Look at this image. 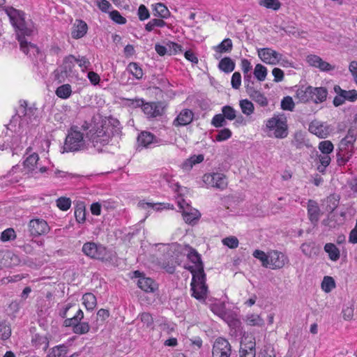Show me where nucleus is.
Segmentation results:
<instances>
[{"label":"nucleus","mask_w":357,"mask_h":357,"mask_svg":"<svg viewBox=\"0 0 357 357\" xmlns=\"http://www.w3.org/2000/svg\"><path fill=\"white\" fill-rule=\"evenodd\" d=\"M222 242L224 245H226L231 249L236 248L239 245V241L238 238L234 236H231L223 238Z\"/></svg>","instance_id":"obj_56"},{"label":"nucleus","mask_w":357,"mask_h":357,"mask_svg":"<svg viewBox=\"0 0 357 357\" xmlns=\"http://www.w3.org/2000/svg\"><path fill=\"white\" fill-rule=\"evenodd\" d=\"M281 107L283 110L292 112L295 107L294 102L291 96H285L281 101Z\"/></svg>","instance_id":"obj_54"},{"label":"nucleus","mask_w":357,"mask_h":357,"mask_svg":"<svg viewBox=\"0 0 357 357\" xmlns=\"http://www.w3.org/2000/svg\"><path fill=\"white\" fill-rule=\"evenodd\" d=\"M312 101L316 103H321L326 101L328 96V91L325 87L312 86Z\"/></svg>","instance_id":"obj_24"},{"label":"nucleus","mask_w":357,"mask_h":357,"mask_svg":"<svg viewBox=\"0 0 357 357\" xmlns=\"http://www.w3.org/2000/svg\"><path fill=\"white\" fill-rule=\"evenodd\" d=\"M59 315L65 319L63 325L71 328L74 333L84 335L89 332V324L82 321L84 319V312L76 303H66L59 309Z\"/></svg>","instance_id":"obj_1"},{"label":"nucleus","mask_w":357,"mask_h":357,"mask_svg":"<svg viewBox=\"0 0 357 357\" xmlns=\"http://www.w3.org/2000/svg\"><path fill=\"white\" fill-rule=\"evenodd\" d=\"M142 111L147 118L161 116L165 112V107L162 102H144Z\"/></svg>","instance_id":"obj_12"},{"label":"nucleus","mask_w":357,"mask_h":357,"mask_svg":"<svg viewBox=\"0 0 357 357\" xmlns=\"http://www.w3.org/2000/svg\"><path fill=\"white\" fill-rule=\"evenodd\" d=\"M84 144L83 134L77 130V127H72L66 136L64 149L66 151H76Z\"/></svg>","instance_id":"obj_6"},{"label":"nucleus","mask_w":357,"mask_h":357,"mask_svg":"<svg viewBox=\"0 0 357 357\" xmlns=\"http://www.w3.org/2000/svg\"><path fill=\"white\" fill-rule=\"evenodd\" d=\"M232 135L231 131L229 128H223L220 130L215 136L218 142H222L229 139Z\"/></svg>","instance_id":"obj_59"},{"label":"nucleus","mask_w":357,"mask_h":357,"mask_svg":"<svg viewBox=\"0 0 357 357\" xmlns=\"http://www.w3.org/2000/svg\"><path fill=\"white\" fill-rule=\"evenodd\" d=\"M312 86H304L299 87L295 94V98L298 102L301 103H307L310 100L312 101Z\"/></svg>","instance_id":"obj_19"},{"label":"nucleus","mask_w":357,"mask_h":357,"mask_svg":"<svg viewBox=\"0 0 357 357\" xmlns=\"http://www.w3.org/2000/svg\"><path fill=\"white\" fill-rule=\"evenodd\" d=\"M335 287L334 279L331 276H325L321 282V289L326 293L331 292Z\"/></svg>","instance_id":"obj_45"},{"label":"nucleus","mask_w":357,"mask_h":357,"mask_svg":"<svg viewBox=\"0 0 357 357\" xmlns=\"http://www.w3.org/2000/svg\"><path fill=\"white\" fill-rule=\"evenodd\" d=\"M231 87L234 89H239L241 85V75L239 72H234L231 79Z\"/></svg>","instance_id":"obj_61"},{"label":"nucleus","mask_w":357,"mask_h":357,"mask_svg":"<svg viewBox=\"0 0 357 357\" xmlns=\"http://www.w3.org/2000/svg\"><path fill=\"white\" fill-rule=\"evenodd\" d=\"M253 257L259 259L261 262V265L268 268V252L266 254L264 251L260 250H255L252 254Z\"/></svg>","instance_id":"obj_48"},{"label":"nucleus","mask_w":357,"mask_h":357,"mask_svg":"<svg viewBox=\"0 0 357 357\" xmlns=\"http://www.w3.org/2000/svg\"><path fill=\"white\" fill-rule=\"evenodd\" d=\"M211 124L215 128H220L224 126L226 124L225 118L223 116L222 114H215L212 120H211Z\"/></svg>","instance_id":"obj_60"},{"label":"nucleus","mask_w":357,"mask_h":357,"mask_svg":"<svg viewBox=\"0 0 357 357\" xmlns=\"http://www.w3.org/2000/svg\"><path fill=\"white\" fill-rule=\"evenodd\" d=\"M155 15H158L161 18H167L170 15V12L168 8L161 3L155 5Z\"/></svg>","instance_id":"obj_51"},{"label":"nucleus","mask_w":357,"mask_h":357,"mask_svg":"<svg viewBox=\"0 0 357 357\" xmlns=\"http://www.w3.org/2000/svg\"><path fill=\"white\" fill-rule=\"evenodd\" d=\"M289 263L288 257L282 252L278 250H270L268 252V268L271 269L282 268Z\"/></svg>","instance_id":"obj_9"},{"label":"nucleus","mask_w":357,"mask_h":357,"mask_svg":"<svg viewBox=\"0 0 357 357\" xmlns=\"http://www.w3.org/2000/svg\"><path fill=\"white\" fill-rule=\"evenodd\" d=\"M194 113L189 109H183L178 114L173 121V125L176 127L185 126L191 123L193 121Z\"/></svg>","instance_id":"obj_17"},{"label":"nucleus","mask_w":357,"mask_h":357,"mask_svg":"<svg viewBox=\"0 0 357 357\" xmlns=\"http://www.w3.org/2000/svg\"><path fill=\"white\" fill-rule=\"evenodd\" d=\"M326 211L332 213L337 207L339 204V199L334 195H330L326 198Z\"/></svg>","instance_id":"obj_53"},{"label":"nucleus","mask_w":357,"mask_h":357,"mask_svg":"<svg viewBox=\"0 0 357 357\" xmlns=\"http://www.w3.org/2000/svg\"><path fill=\"white\" fill-rule=\"evenodd\" d=\"M258 56L263 62L270 65L279 63L282 58L281 54L268 47L259 50Z\"/></svg>","instance_id":"obj_10"},{"label":"nucleus","mask_w":357,"mask_h":357,"mask_svg":"<svg viewBox=\"0 0 357 357\" xmlns=\"http://www.w3.org/2000/svg\"><path fill=\"white\" fill-rule=\"evenodd\" d=\"M82 304L87 310H93L97 305L96 297L91 292L85 293L82 296Z\"/></svg>","instance_id":"obj_30"},{"label":"nucleus","mask_w":357,"mask_h":357,"mask_svg":"<svg viewBox=\"0 0 357 357\" xmlns=\"http://www.w3.org/2000/svg\"><path fill=\"white\" fill-rule=\"evenodd\" d=\"M75 63H76V57L73 54H70L63 59L62 67L65 74H70L73 72Z\"/></svg>","instance_id":"obj_32"},{"label":"nucleus","mask_w":357,"mask_h":357,"mask_svg":"<svg viewBox=\"0 0 357 357\" xmlns=\"http://www.w3.org/2000/svg\"><path fill=\"white\" fill-rule=\"evenodd\" d=\"M253 73L258 81L263 82L266 79L268 74V70L262 64L258 63L255 66Z\"/></svg>","instance_id":"obj_37"},{"label":"nucleus","mask_w":357,"mask_h":357,"mask_svg":"<svg viewBox=\"0 0 357 357\" xmlns=\"http://www.w3.org/2000/svg\"><path fill=\"white\" fill-rule=\"evenodd\" d=\"M309 130L311 133L320 138H324L327 135V131L324 125L317 121H313L309 126Z\"/></svg>","instance_id":"obj_25"},{"label":"nucleus","mask_w":357,"mask_h":357,"mask_svg":"<svg viewBox=\"0 0 357 357\" xmlns=\"http://www.w3.org/2000/svg\"><path fill=\"white\" fill-rule=\"evenodd\" d=\"M29 229L31 236H39L47 234L50 228L45 220L36 218L30 220Z\"/></svg>","instance_id":"obj_11"},{"label":"nucleus","mask_w":357,"mask_h":357,"mask_svg":"<svg viewBox=\"0 0 357 357\" xmlns=\"http://www.w3.org/2000/svg\"><path fill=\"white\" fill-rule=\"evenodd\" d=\"M291 145L296 149H301L305 145V136L301 131L294 133V137L291 142Z\"/></svg>","instance_id":"obj_34"},{"label":"nucleus","mask_w":357,"mask_h":357,"mask_svg":"<svg viewBox=\"0 0 357 357\" xmlns=\"http://www.w3.org/2000/svg\"><path fill=\"white\" fill-rule=\"evenodd\" d=\"M179 208L182 210V215L187 224L195 225L201 217L199 211L195 208H190L188 205L184 208L181 202H178Z\"/></svg>","instance_id":"obj_15"},{"label":"nucleus","mask_w":357,"mask_h":357,"mask_svg":"<svg viewBox=\"0 0 357 357\" xmlns=\"http://www.w3.org/2000/svg\"><path fill=\"white\" fill-rule=\"evenodd\" d=\"M245 323L250 326H261L264 324V319L257 314H248L244 319Z\"/></svg>","instance_id":"obj_31"},{"label":"nucleus","mask_w":357,"mask_h":357,"mask_svg":"<svg viewBox=\"0 0 357 357\" xmlns=\"http://www.w3.org/2000/svg\"><path fill=\"white\" fill-rule=\"evenodd\" d=\"M318 149L322 154L330 155L333 151L334 146L331 141L325 140L319 142Z\"/></svg>","instance_id":"obj_47"},{"label":"nucleus","mask_w":357,"mask_h":357,"mask_svg":"<svg viewBox=\"0 0 357 357\" xmlns=\"http://www.w3.org/2000/svg\"><path fill=\"white\" fill-rule=\"evenodd\" d=\"M89 26L86 22L82 20L76 19L71 27V37L73 39H80L86 36Z\"/></svg>","instance_id":"obj_16"},{"label":"nucleus","mask_w":357,"mask_h":357,"mask_svg":"<svg viewBox=\"0 0 357 357\" xmlns=\"http://www.w3.org/2000/svg\"><path fill=\"white\" fill-rule=\"evenodd\" d=\"M155 141V136L150 132L143 131L137 137L139 145L146 148L149 147Z\"/></svg>","instance_id":"obj_26"},{"label":"nucleus","mask_w":357,"mask_h":357,"mask_svg":"<svg viewBox=\"0 0 357 357\" xmlns=\"http://www.w3.org/2000/svg\"><path fill=\"white\" fill-rule=\"evenodd\" d=\"M138 207L142 209H147L149 208H152L155 211H160L162 209H173L174 206L169 203H156L153 204L151 202H145L144 200H141L138 202Z\"/></svg>","instance_id":"obj_21"},{"label":"nucleus","mask_w":357,"mask_h":357,"mask_svg":"<svg viewBox=\"0 0 357 357\" xmlns=\"http://www.w3.org/2000/svg\"><path fill=\"white\" fill-rule=\"evenodd\" d=\"M214 51L218 54L229 53L233 49L232 40L227 38L224 39L220 44L213 47Z\"/></svg>","instance_id":"obj_28"},{"label":"nucleus","mask_w":357,"mask_h":357,"mask_svg":"<svg viewBox=\"0 0 357 357\" xmlns=\"http://www.w3.org/2000/svg\"><path fill=\"white\" fill-rule=\"evenodd\" d=\"M191 296L197 300L204 301L207 297L208 287L206 284L205 273L192 275L191 281Z\"/></svg>","instance_id":"obj_5"},{"label":"nucleus","mask_w":357,"mask_h":357,"mask_svg":"<svg viewBox=\"0 0 357 357\" xmlns=\"http://www.w3.org/2000/svg\"><path fill=\"white\" fill-rule=\"evenodd\" d=\"M266 128L273 131L275 137L284 139L288 135V126L286 116L277 115L267 120Z\"/></svg>","instance_id":"obj_4"},{"label":"nucleus","mask_w":357,"mask_h":357,"mask_svg":"<svg viewBox=\"0 0 357 357\" xmlns=\"http://www.w3.org/2000/svg\"><path fill=\"white\" fill-rule=\"evenodd\" d=\"M26 34H18L17 35V39L20 43V50L26 54L29 53V47L38 49L37 46L32 43H28L25 40V36Z\"/></svg>","instance_id":"obj_42"},{"label":"nucleus","mask_w":357,"mask_h":357,"mask_svg":"<svg viewBox=\"0 0 357 357\" xmlns=\"http://www.w3.org/2000/svg\"><path fill=\"white\" fill-rule=\"evenodd\" d=\"M203 182L208 186L223 190L227 187L228 182L224 174L206 173L202 177Z\"/></svg>","instance_id":"obj_7"},{"label":"nucleus","mask_w":357,"mask_h":357,"mask_svg":"<svg viewBox=\"0 0 357 357\" xmlns=\"http://www.w3.org/2000/svg\"><path fill=\"white\" fill-rule=\"evenodd\" d=\"M68 348L64 344L57 345L52 349L47 357H65Z\"/></svg>","instance_id":"obj_39"},{"label":"nucleus","mask_w":357,"mask_h":357,"mask_svg":"<svg viewBox=\"0 0 357 357\" xmlns=\"http://www.w3.org/2000/svg\"><path fill=\"white\" fill-rule=\"evenodd\" d=\"M239 105L242 112L246 116H250L254 112V105L250 100L248 99L240 100Z\"/></svg>","instance_id":"obj_40"},{"label":"nucleus","mask_w":357,"mask_h":357,"mask_svg":"<svg viewBox=\"0 0 357 357\" xmlns=\"http://www.w3.org/2000/svg\"><path fill=\"white\" fill-rule=\"evenodd\" d=\"M188 259L194 264L190 266L188 269L190 271L192 275L204 273V265L202 261L200 255L193 248H190L188 254Z\"/></svg>","instance_id":"obj_14"},{"label":"nucleus","mask_w":357,"mask_h":357,"mask_svg":"<svg viewBox=\"0 0 357 357\" xmlns=\"http://www.w3.org/2000/svg\"><path fill=\"white\" fill-rule=\"evenodd\" d=\"M241 69L243 73V75H251L250 73L252 68L251 62L247 59H242L240 63Z\"/></svg>","instance_id":"obj_62"},{"label":"nucleus","mask_w":357,"mask_h":357,"mask_svg":"<svg viewBox=\"0 0 357 357\" xmlns=\"http://www.w3.org/2000/svg\"><path fill=\"white\" fill-rule=\"evenodd\" d=\"M256 351V340L255 335L251 333H244L241 341L240 350Z\"/></svg>","instance_id":"obj_20"},{"label":"nucleus","mask_w":357,"mask_h":357,"mask_svg":"<svg viewBox=\"0 0 357 357\" xmlns=\"http://www.w3.org/2000/svg\"><path fill=\"white\" fill-rule=\"evenodd\" d=\"M324 249V251L328 255V257L331 261H336L340 259V250L334 243H326Z\"/></svg>","instance_id":"obj_29"},{"label":"nucleus","mask_w":357,"mask_h":357,"mask_svg":"<svg viewBox=\"0 0 357 357\" xmlns=\"http://www.w3.org/2000/svg\"><path fill=\"white\" fill-rule=\"evenodd\" d=\"M32 346L36 349H41L44 351L49 347V340L45 335L35 334L31 340Z\"/></svg>","instance_id":"obj_22"},{"label":"nucleus","mask_w":357,"mask_h":357,"mask_svg":"<svg viewBox=\"0 0 357 357\" xmlns=\"http://www.w3.org/2000/svg\"><path fill=\"white\" fill-rule=\"evenodd\" d=\"M243 78L246 92L249 94L255 90L254 87V82L252 81V75H243Z\"/></svg>","instance_id":"obj_63"},{"label":"nucleus","mask_w":357,"mask_h":357,"mask_svg":"<svg viewBox=\"0 0 357 357\" xmlns=\"http://www.w3.org/2000/svg\"><path fill=\"white\" fill-rule=\"evenodd\" d=\"M56 206L63 211H68L71 206V200L68 197H61L56 201Z\"/></svg>","instance_id":"obj_50"},{"label":"nucleus","mask_w":357,"mask_h":357,"mask_svg":"<svg viewBox=\"0 0 357 357\" xmlns=\"http://www.w3.org/2000/svg\"><path fill=\"white\" fill-rule=\"evenodd\" d=\"M134 274L135 277L139 278L137 286L142 291L146 293H153L158 289V286L152 278L142 275L139 271H135Z\"/></svg>","instance_id":"obj_13"},{"label":"nucleus","mask_w":357,"mask_h":357,"mask_svg":"<svg viewBox=\"0 0 357 357\" xmlns=\"http://www.w3.org/2000/svg\"><path fill=\"white\" fill-rule=\"evenodd\" d=\"M82 250L85 255L91 259H98L102 261H107L112 259L110 252L106 247L100 244L86 242L83 245Z\"/></svg>","instance_id":"obj_3"},{"label":"nucleus","mask_w":357,"mask_h":357,"mask_svg":"<svg viewBox=\"0 0 357 357\" xmlns=\"http://www.w3.org/2000/svg\"><path fill=\"white\" fill-rule=\"evenodd\" d=\"M127 70L136 79H139L143 77V70L142 68L135 62H131L128 64Z\"/></svg>","instance_id":"obj_43"},{"label":"nucleus","mask_w":357,"mask_h":357,"mask_svg":"<svg viewBox=\"0 0 357 357\" xmlns=\"http://www.w3.org/2000/svg\"><path fill=\"white\" fill-rule=\"evenodd\" d=\"M231 346L229 342L223 337H218L212 348V357H230Z\"/></svg>","instance_id":"obj_8"},{"label":"nucleus","mask_w":357,"mask_h":357,"mask_svg":"<svg viewBox=\"0 0 357 357\" xmlns=\"http://www.w3.org/2000/svg\"><path fill=\"white\" fill-rule=\"evenodd\" d=\"M165 26H166V22L162 19L155 18L146 24L145 29L147 31H151L155 27H164Z\"/></svg>","instance_id":"obj_49"},{"label":"nucleus","mask_w":357,"mask_h":357,"mask_svg":"<svg viewBox=\"0 0 357 357\" xmlns=\"http://www.w3.org/2000/svg\"><path fill=\"white\" fill-rule=\"evenodd\" d=\"M222 112L225 119L233 121L236 117V110L231 106H223L222 107Z\"/></svg>","instance_id":"obj_52"},{"label":"nucleus","mask_w":357,"mask_h":357,"mask_svg":"<svg viewBox=\"0 0 357 357\" xmlns=\"http://www.w3.org/2000/svg\"><path fill=\"white\" fill-rule=\"evenodd\" d=\"M259 4L261 6L273 10H278L281 7V3L279 0H259Z\"/></svg>","instance_id":"obj_46"},{"label":"nucleus","mask_w":357,"mask_h":357,"mask_svg":"<svg viewBox=\"0 0 357 357\" xmlns=\"http://www.w3.org/2000/svg\"><path fill=\"white\" fill-rule=\"evenodd\" d=\"M75 217L77 222L84 223L86 220V209L83 203L76 206L75 209Z\"/></svg>","instance_id":"obj_41"},{"label":"nucleus","mask_w":357,"mask_h":357,"mask_svg":"<svg viewBox=\"0 0 357 357\" xmlns=\"http://www.w3.org/2000/svg\"><path fill=\"white\" fill-rule=\"evenodd\" d=\"M334 91L337 95L341 96L344 100L354 102L357 100V91L355 89L346 91L342 89L339 85L334 86Z\"/></svg>","instance_id":"obj_23"},{"label":"nucleus","mask_w":357,"mask_h":357,"mask_svg":"<svg viewBox=\"0 0 357 357\" xmlns=\"http://www.w3.org/2000/svg\"><path fill=\"white\" fill-rule=\"evenodd\" d=\"M320 165L317 167V170L321 173H324L326 168L330 165L331 158L328 154H320L318 155Z\"/></svg>","instance_id":"obj_44"},{"label":"nucleus","mask_w":357,"mask_h":357,"mask_svg":"<svg viewBox=\"0 0 357 357\" xmlns=\"http://www.w3.org/2000/svg\"><path fill=\"white\" fill-rule=\"evenodd\" d=\"M16 238V234L13 228H8L1 232V240L3 242L8 241Z\"/></svg>","instance_id":"obj_57"},{"label":"nucleus","mask_w":357,"mask_h":357,"mask_svg":"<svg viewBox=\"0 0 357 357\" xmlns=\"http://www.w3.org/2000/svg\"><path fill=\"white\" fill-rule=\"evenodd\" d=\"M321 214V211L318 203L312 199H309L307 202V215L310 221L316 225Z\"/></svg>","instance_id":"obj_18"},{"label":"nucleus","mask_w":357,"mask_h":357,"mask_svg":"<svg viewBox=\"0 0 357 357\" xmlns=\"http://www.w3.org/2000/svg\"><path fill=\"white\" fill-rule=\"evenodd\" d=\"M5 11L9 17L12 25L15 27L17 35H31L32 30L26 26L24 12L17 10L13 7L6 8Z\"/></svg>","instance_id":"obj_2"},{"label":"nucleus","mask_w":357,"mask_h":357,"mask_svg":"<svg viewBox=\"0 0 357 357\" xmlns=\"http://www.w3.org/2000/svg\"><path fill=\"white\" fill-rule=\"evenodd\" d=\"M235 66V62L229 56L222 58L218 63L219 70L225 73H230L234 71Z\"/></svg>","instance_id":"obj_27"},{"label":"nucleus","mask_w":357,"mask_h":357,"mask_svg":"<svg viewBox=\"0 0 357 357\" xmlns=\"http://www.w3.org/2000/svg\"><path fill=\"white\" fill-rule=\"evenodd\" d=\"M357 137V131L356 129H349L347 135L341 141V146L344 145L347 146H351L352 148L354 143L356 142Z\"/></svg>","instance_id":"obj_33"},{"label":"nucleus","mask_w":357,"mask_h":357,"mask_svg":"<svg viewBox=\"0 0 357 357\" xmlns=\"http://www.w3.org/2000/svg\"><path fill=\"white\" fill-rule=\"evenodd\" d=\"M11 335V328L10 325L6 322L0 323V337L3 340H8Z\"/></svg>","instance_id":"obj_55"},{"label":"nucleus","mask_w":357,"mask_h":357,"mask_svg":"<svg viewBox=\"0 0 357 357\" xmlns=\"http://www.w3.org/2000/svg\"><path fill=\"white\" fill-rule=\"evenodd\" d=\"M249 96L255 100L257 104H259L261 107H266L268 105V102L266 97L264 93H261L259 91L255 90L250 93Z\"/></svg>","instance_id":"obj_35"},{"label":"nucleus","mask_w":357,"mask_h":357,"mask_svg":"<svg viewBox=\"0 0 357 357\" xmlns=\"http://www.w3.org/2000/svg\"><path fill=\"white\" fill-rule=\"evenodd\" d=\"M55 93L59 98L62 99H67L72 94L71 86L68 84H63L56 89Z\"/></svg>","instance_id":"obj_36"},{"label":"nucleus","mask_w":357,"mask_h":357,"mask_svg":"<svg viewBox=\"0 0 357 357\" xmlns=\"http://www.w3.org/2000/svg\"><path fill=\"white\" fill-rule=\"evenodd\" d=\"M76 63L80 67L82 72L86 71L91 66L89 60L86 56L76 58Z\"/></svg>","instance_id":"obj_64"},{"label":"nucleus","mask_w":357,"mask_h":357,"mask_svg":"<svg viewBox=\"0 0 357 357\" xmlns=\"http://www.w3.org/2000/svg\"><path fill=\"white\" fill-rule=\"evenodd\" d=\"M109 17L112 20L119 24H125L127 22L126 19L116 10L111 11L109 13Z\"/></svg>","instance_id":"obj_58"},{"label":"nucleus","mask_w":357,"mask_h":357,"mask_svg":"<svg viewBox=\"0 0 357 357\" xmlns=\"http://www.w3.org/2000/svg\"><path fill=\"white\" fill-rule=\"evenodd\" d=\"M39 160V156L36 153L29 155L24 161V166L29 171H33Z\"/></svg>","instance_id":"obj_38"}]
</instances>
